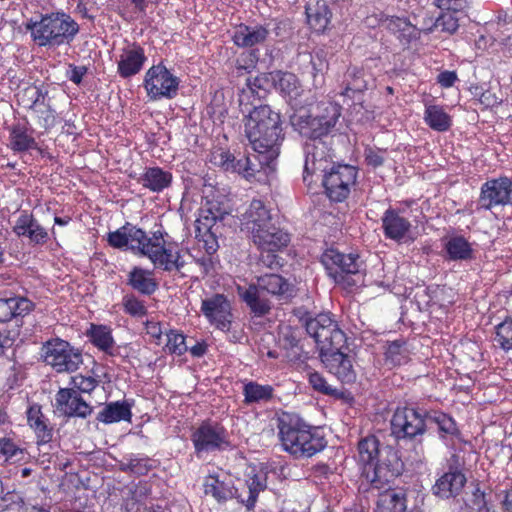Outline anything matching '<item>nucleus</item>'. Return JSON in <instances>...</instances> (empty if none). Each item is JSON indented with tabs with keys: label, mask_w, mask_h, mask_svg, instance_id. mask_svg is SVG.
Wrapping results in <instances>:
<instances>
[{
	"label": "nucleus",
	"mask_w": 512,
	"mask_h": 512,
	"mask_svg": "<svg viewBox=\"0 0 512 512\" xmlns=\"http://www.w3.org/2000/svg\"><path fill=\"white\" fill-rule=\"evenodd\" d=\"M381 228L386 239L397 243L412 239V223L404 207L387 208L381 217Z\"/></svg>",
	"instance_id": "obj_17"
},
{
	"label": "nucleus",
	"mask_w": 512,
	"mask_h": 512,
	"mask_svg": "<svg viewBox=\"0 0 512 512\" xmlns=\"http://www.w3.org/2000/svg\"><path fill=\"white\" fill-rule=\"evenodd\" d=\"M166 348L171 354L178 356L183 355L188 350L185 343V336L175 330H170L167 333Z\"/></svg>",
	"instance_id": "obj_57"
},
{
	"label": "nucleus",
	"mask_w": 512,
	"mask_h": 512,
	"mask_svg": "<svg viewBox=\"0 0 512 512\" xmlns=\"http://www.w3.org/2000/svg\"><path fill=\"white\" fill-rule=\"evenodd\" d=\"M379 24L396 35L398 40L404 45L409 44L418 37L417 28L407 18L389 16L382 13L379 18Z\"/></svg>",
	"instance_id": "obj_29"
},
{
	"label": "nucleus",
	"mask_w": 512,
	"mask_h": 512,
	"mask_svg": "<svg viewBox=\"0 0 512 512\" xmlns=\"http://www.w3.org/2000/svg\"><path fill=\"white\" fill-rule=\"evenodd\" d=\"M405 344L403 340H395L387 345L384 353L387 366L394 368L408 361V351Z\"/></svg>",
	"instance_id": "obj_47"
},
{
	"label": "nucleus",
	"mask_w": 512,
	"mask_h": 512,
	"mask_svg": "<svg viewBox=\"0 0 512 512\" xmlns=\"http://www.w3.org/2000/svg\"><path fill=\"white\" fill-rule=\"evenodd\" d=\"M447 259L451 261H467L473 258V248L468 240L461 236H452L444 244Z\"/></svg>",
	"instance_id": "obj_41"
},
{
	"label": "nucleus",
	"mask_w": 512,
	"mask_h": 512,
	"mask_svg": "<svg viewBox=\"0 0 512 512\" xmlns=\"http://www.w3.org/2000/svg\"><path fill=\"white\" fill-rule=\"evenodd\" d=\"M328 276L342 288L351 291L364 281V263L355 253H342L334 248L324 251L321 256Z\"/></svg>",
	"instance_id": "obj_5"
},
{
	"label": "nucleus",
	"mask_w": 512,
	"mask_h": 512,
	"mask_svg": "<svg viewBox=\"0 0 512 512\" xmlns=\"http://www.w3.org/2000/svg\"><path fill=\"white\" fill-rule=\"evenodd\" d=\"M153 468V461L147 456L131 455L121 464V470L142 476Z\"/></svg>",
	"instance_id": "obj_49"
},
{
	"label": "nucleus",
	"mask_w": 512,
	"mask_h": 512,
	"mask_svg": "<svg viewBox=\"0 0 512 512\" xmlns=\"http://www.w3.org/2000/svg\"><path fill=\"white\" fill-rule=\"evenodd\" d=\"M308 381L312 388L321 394L336 397L340 395V392L329 385L326 379L316 371L308 374Z\"/></svg>",
	"instance_id": "obj_55"
},
{
	"label": "nucleus",
	"mask_w": 512,
	"mask_h": 512,
	"mask_svg": "<svg viewBox=\"0 0 512 512\" xmlns=\"http://www.w3.org/2000/svg\"><path fill=\"white\" fill-rule=\"evenodd\" d=\"M22 499L16 492H8L0 499V512H19ZM29 512H49L42 507H32Z\"/></svg>",
	"instance_id": "obj_52"
},
{
	"label": "nucleus",
	"mask_w": 512,
	"mask_h": 512,
	"mask_svg": "<svg viewBox=\"0 0 512 512\" xmlns=\"http://www.w3.org/2000/svg\"><path fill=\"white\" fill-rule=\"evenodd\" d=\"M245 133L257 153L253 158L257 159L260 165L272 168L284 139L280 114L268 105L256 106L255 110L249 111Z\"/></svg>",
	"instance_id": "obj_1"
},
{
	"label": "nucleus",
	"mask_w": 512,
	"mask_h": 512,
	"mask_svg": "<svg viewBox=\"0 0 512 512\" xmlns=\"http://www.w3.org/2000/svg\"><path fill=\"white\" fill-rule=\"evenodd\" d=\"M357 450L363 475L373 489L384 488L403 470L397 451L389 445H383L375 435L362 438L358 442Z\"/></svg>",
	"instance_id": "obj_2"
},
{
	"label": "nucleus",
	"mask_w": 512,
	"mask_h": 512,
	"mask_svg": "<svg viewBox=\"0 0 512 512\" xmlns=\"http://www.w3.org/2000/svg\"><path fill=\"white\" fill-rule=\"evenodd\" d=\"M55 408L68 418L85 419L93 412V407L86 402L74 388H60L55 396Z\"/></svg>",
	"instance_id": "obj_20"
},
{
	"label": "nucleus",
	"mask_w": 512,
	"mask_h": 512,
	"mask_svg": "<svg viewBox=\"0 0 512 512\" xmlns=\"http://www.w3.org/2000/svg\"><path fill=\"white\" fill-rule=\"evenodd\" d=\"M89 337L95 347L109 355H113L112 350L114 348L115 341L110 327L92 324L89 330Z\"/></svg>",
	"instance_id": "obj_43"
},
{
	"label": "nucleus",
	"mask_w": 512,
	"mask_h": 512,
	"mask_svg": "<svg viewBox=\"0 0 512 512\" xmlns=\"http://www.w3.org/2000/svg\"><path fill=\"white\" fill-rule=\"evenodd\" d=\"M383 490L377 501L378 512H423L424 496L419 492L391 489L390 483Z\"/></svg>",
	"instance_id": "obj_15"
},
{
	"label": "nucleus",
	"mask_w": 512,
	"mask_h": 512,
	"mask_svg": "<svg viewBox=\"0 0 512 512\" xmlns=\"http://www.w3.org/2000/svg\"><path fill=\"white\" fill-rule=\"evenodd\" d=\"M191 442L197 458L217 451L232 448L229 432L220 423L211 420L202 421L191 433Z\"/></svg>",
	"instance_id": "obj_9"
},
{
	"label": "nucleus",
	"mask_w": 512,
	"mask_h": 512,
	"mask_svg": "<svg viewBox=\"0 0 512 512\" xmlns=\"http://www.w3.org/2000/svg\"><path fill=\"white\" fill-rule=\"evenodd\" d=\"M13 232L19 238H26L32 246H44L48 243L50 235L34 217L33 213L22 210L13 226Z\"/></svg>",
	"instance_id": "obj_22"
},
{
	"label": "nucleus",
	"mask_w": 512,
	"mask_h": 512,
	"mask_svg": "<svg viewBox=\"0 0 512 512\" xmlns=\"http://www.w3.org/2000/svg\"><path fill=\"white\" fill-rule=\"evenodd\" d=\"M127 285L144 296H150L158 289L153 272L134 266L127 275Z\"/></svg>",
	"instance_id": "obj_37"
},
{
	"label": "nucleus",
	"mask_w": 512,
	"mask_h": 512,
	"mask_svg": "<svg viewBox=\"0 0 512 512\" xmlns=\"http://www.w3.org/2000/svg\"><path fill=\"white\" fill-rule=\"evenodd\" d=\"M466 483V477L460 470L450 469L444 473L433 486L435 495L441 498L457 496Z\"/></svg>",
	"instance_id": "obj_34"
},
{
	"label": "nucleus",
	"mask_w": 512,
	"mask_h": 512,
	"mask_svg": "<svg viewBox=\"0 0 512 512\" xmlns=\"http://www.w3.org/2000/svg\"><path fill=\"white\" fill-rule=\"evenodd\" d=\"M257 285L266 295L282 296L287 294L290 288L288 281L278 274H265L258 277Z\"/></svg>",
	"instance_id": "obj_44"
},
{
	"label": "nucleus",
	"mask_w": 512,
	"mask_h": 512,
	"mask_svg": "<svg viewBox=\"0 0 512 512\" xmlns=\"http://www.w3.org/2000/svg\"><path fill=\"white\" fill-rule=\"evenodd\" d=\"M200 311L212 327L230 331L234 316L231 302L225 295L217 293L202 299Z\"/></svg>",
	"instance_id": "obj_16"
},
{
	"label": "nucleus",
	"mask_w": 512,
	"mask_h": 512,
	"mask_svg": "<svg viewBox=\"0 0 512 512\" xmlns=\"http://www.w3.org/2000/svg\"><path fill=\"white\" fill-rule=\"evenodd\" d=\"M283 450L294 458H310L325 449L327 441L319 427L308 424L298 414L283 412L277 418Z\"/></svg>",
	"instance_id": "obj_3"
},
{
	"label": "nucleus",
	"mask_w": 512,
	"mask_h": 512,
	"mask_svg": "<svg viewBox=\"0 0 512 512\" xmlns=\"http://www.w3.org/2000/svg\"><path fill=\"white\" fill-rule=\"evenodd\" d=\"M435 27L442 32L454 34L459 28V17L456 13L441 12L435 21Z\"/></svg>",
	"instance_id": "obj_56"
},
{
	"label": "nucleus",
	"mask_w": 512,
	"mask_h": 512,
	"mask_svg": "<svg viewBox=\"0 0 512 512\" xmlns=\"http://www.w3.org/2000/svg\"><path fill=\"white\" fill-rule=\"evenodd\" d=\"M0 453L5 455L7 459L21 460L24 455V449L21 448L12 438H0Z\"/></svg>",
	"instance_id": "obj_58"
},
{
	"label": "nucleus",
	"mask_w": 512,
	"mask_h": 512,
	"mask_svg": "<svg viewBox=\"0 0 512 512\" xmlns=\"http://www.w3.org/2000/svg\"><path fill=\"white\" fill-rule=\"evenodd\" d=\"M220 166L225 171L236 172L243 175L245 178L254 177L256 172H259V168L268 169L266 165H260L259 161L255 159L258 164L252 161L249 156L242 155L240 158H236L229 151H223L219 155ZM272 168H269L271 170Z\"/></svg>",
	"instance_id": "obj_28"
},
{
	"label": "nucleus",
	"mask_w": 512,
	"mask_h": 512,
	"mask_svg": "<svg viewBox=\"0 0 512 512\" xmlns=\"http://www.w3.org/2000/svg\"><path fill=\"white\" fill-rule=\"evenodd\" d=\"M385 150L366 148L364 151L365 162L368 166L373 168L380 167L385 162Z\"/></svg>",
	"instance_id": "obj_63"
},
{
	"label": "nucleus",
	"mask_w": 512,
	"mask_h": 512,
	"mask_svg": "<svg viewBox=\"0 0 512 512\" xmlns=\"http://www.w3.org/2000/svg\"><path fill=\"white\" fill-rule=\"evenodd\" d=\"M25 414L27 425L35 434L37 446L41 447L49 444L53 438V427L49 419L43 414L42 407L38 403H31Z\"/></svg>",
	"instance_id": "obj_26"
},
{
	"label": "nucleus",
	"mask_w": 512,
	"mask_h": 512,
	"mask_svg": "<svg viewBox=\"0 0 512 512\" xmlns=\"http://www.w3.org/2000/svg\"><path fill=\"white\" fill-rule=\"evenodd\" d=\"M249 238L260 251L259 262L271 269L281 265V258L278 253L285 249L291 240L290 234L279 226L277 220L260 229Z\"/></svg>",
	"instance_id": "obj_8"
},
{
	"label": "nucleus",
	"mask_w": 512,
	"mask_h": 512,
	"mask_svg": "<svg viewBox=\"0 0 512 512\" xmlns=\"http://www.w3.org/2000/svg\"><path fill=\"white\" fill-rule=\"evenodd\" d=\"M269 31L263 25L240 24L235 27L232 40L237 47L251 48L266 41Z\"/></svg>",
	"instance_id": "obj_30"
},
{
	"label": "nucleus",
	"mask_w": 512,
	"mask_h": 512,
	"mask_svg": "<svg viewBox=\"0 0 512 512\" xmlns=\"http://www.w3.org/2000/svg\"><path fill=\"white\" fill-rule=\"evenodd\" d=\"M144 240L145 231L130 223H126L124 226L113 232H109L107 235L108 244L116 249L128 248L129 242L138 245V243H142Z\"/></svg>",
	"instance_id": "obj_36"
},
{
	"label": "nucleus",
	"mask_w": 512,
	"mask_h": 512,
	"mask_svg": "<svg viewBox=\"0 0 512 512\" xmlns=\"http://www.w3.org/2000/svg\"><path fill=\"white\" fill-rule=\"evenodd\" d=\"M33 309V302L25 297L0 298V322L6 323L12 319L22 318Z\"/></svg>",
	"instance_id": "obj_33"
},
{
	"label": "nucleus",
	"mask_w": 512,
	"mask_h": 512,
	"mask_svg": "<svg viewBox=\"0 0 512 512\" xmlns=\"http://www.w3.org/2000/svg\"><path fill=\"white\" fill-rule=\"evenodd\" d=\"M172 182V172L159 166L146 167L138 178V183L153 193L163 192L172 185Z\"/></svg>",
	"instance_id": "obj_32"
},
{
	"label": "nucleus",
	"mask_w": 512,
	"mask_h": 512,
	"mask_svg": "<svg viewBox=\"0 0 512 512\" xmlns=\"http://www.w3.org/2000/svg\"><path fill=\"white\" fill-rule=\"evenodd\" d=\"M277 220L271 208L260 199H253L241 215V229L250 237Z\"/></svg>",
	"instance_id": "obj_21"
},
{
	"label": "nucleus",
	"mask_w": 512,
	"mask_h": 512,
	"mask_svg": "<svg viewBox=\"0 0 512 512\" xmlns=\"http://www.w3.org/2000/svg\"><path fill=\"white\" fill-rule=\"evenodd\" d=\"M203 491L206 496L212 497L219 504L238 498L234 481L224 472L213 471L205 476Z\"/></svg>",
	"instance_id": "obj_23"
},
{
	"label": "nucleus",
	"mask_w": 512,
	"mask_h": 512,
	"mask_svg": "<svg viewBox=\"0 0 512 512\" xmlns=\"http://www.w3.org/2000/svg\"><path fill=\"white\" fill-rule=\"evenodd\" d=\"M122 306L126 314L136 318H142L146 316L148 312L144 301L140 300L134 294L124 295L122 298Z\"/></svg>",
	"instance_id": "obj_53"
},
{
	"label": "nucleus",
	"mask_w": 512,
	"mask_h": 512,
	"mask_svg": "<svg viewBox=\"0 0 512 512\" xmlns=\"http://www.w3.org/2000/svg\"><path fill=\"white\" fill-rule=\"evenodd\" d=\"M304 171L303 179L307 181L308 176L317 172H323L333 163V149L326 140L308 141L304 145Z\"/></svg>",
	"instance_id": "obj_19"
},
{
	"label": "nucleus",
	"mask_w": 512,
	"mask_h": 512,
	"mask_svg": "<svg viewBox=\"0 0 512 512\" xmlns=\"http://www.w3.org/2000/svg\"><path fill=\"white\" fill-rule=\"evenodd\" d=\"M275 87L285 96L296 98L300 92V84L297 77L289 72H277L272 77Z\"/></svg>",
	"instance_id": "obj_45"
},
{
	"label": "nucleus",
	"mask_w": 512,
	"mask_h": 512,
	"mask_svg": "<svg viewBox=\"0 0 512 512\" xmlns=\"http://www.w3.org/2000/svg\"><path fill=\"white\" fill-rule=\"evenodd\" d=\"M496 343L505 351L512 349V320L506 319L496 326Z\"/></svg>",
	"instance_id": "obj_54"
},
{
	"label": "nucleus",
	"mask_w": 512,
	"mask_h": 512,
	"mask_svg": "<svg viewBox=\"0 0 512 512\" xmlns=\"http://www.w3.org/2000/svg\"><path fill=\"white\" fill-rule=\"evenodd\" d=\"M43 350L45 362L58 373L74 372L83 362L81 352L59 338L47 341Z\"/></svg>",
	"instance_id": "obj_14"
},
{
	"label": "nucleus",
	"mask_w": 512,
	"mask_h": 512,
	"mask_svg": "<svg viewBox=\"0 0 512 512\" xmlns=\"http://www.w3.org/2000/svg\"><path fill=\"white\" fill-rule=\"evenodd\" d=\"M212 229L213 227L195 226V237L203 243V248L208 255L214 254L219 248L216 234Z\"/></svg>",
	"instance_id": "obj_51"
},
{
	"label": "nucleus",
	"mask_w": 512,
	"mask_h": 512,
	"mask_svg": "<svg viewBox=\"0 0 512 512\" xmlns=\"http://www.w3.org/2000/svg\"><path fill=\"white\" fill-rule=\"evenodd\" d=\"M237 294L255 316H264L271 308L267 295L257 284L248 287L238 285Z\"/></svg>",
	"instance_id": "obj_31"
},
{
	"label": "nucleus",
	"mask_w": 512,
	"mask_h": 512,
	"mask_svg": "<svg viewBox=\"0 0 512 512\" xmlns=\"http://www.w3.org/2000/svg\"><path fill=\"white\" fill-rule=\"evenodd\" d=\"M322 355V361L329 372L335 375L342 383H353L356 372L351 358L342 352V349H331Z\"/></svg>",
	"instance_id": "obj_24"
},
{
	"label": "nucleus",
	"mask_w": 512,
	"mask_h": 512,
	"mask_svg": "<svg viewBox=\"0 0 512 512\" xmlns=\"http://www.w3.org/2000/svg\"><path fill=\"white\" fill-rule=\"evenodd\" d=\"M310 63L312 65L314 79L320 75L321 77L328 70L327 52L323 49L315 50L311 54Z\"/></svg>",
	"instance_id": "obj_61"
},
{
	"label": "nucleus",
	"mask_w": 512,
	"mask_h": 512,
	"mask_svg": "<svg viewBox=\"0 0 512 512\" xmlns=\"http://www.w3.org/2000/svg\"><path fill=\"white\" fill-rule=\"evenodd\" d=\"M228 214L227 210L218 202L207 201L199 211L195 226L214 227L217 221H222Z\"/></svg>",
	"instance_id": "obj_42"
},
{
	"label": "nucleus",
	"mask_w": 512,
	"mask_h": 512,
	"mask_svg": "<svg viewBox=\"0 0 512 512\" xmlns=\"http://www.w3.org/2000/svg\"><path fill=\"white\" fill-rule=\"evenodd\" d=\"M253 87L257 88L258 97H266L274 84L266 74H261L253 79H248Z\"/></svg>",
	"instance_id": "obj_64"
},
{
	"label": "nucleus",
	"mask_w": 512,
	"mask_h": 512,
	"mask_svg": "<svg viewBox=\"0 0 512 512\" xmlns=\"http://www.w3.org/2000/svg\"><path fill=\"white\" fill-rule=\"evenodd\" d=\"M32 41L39 47L55 48L71 44L79 33V24L65 12H51L25 23Z\"/></svg>",
	"instance_id": "obj_4"
},
{
	"label": "nucleus",
	"mask_w": 512,
	"mask_h": 512,
	"mask_svg": "<svg viewBox=\"0 0 512 512\" xmlns=\"http://www.w3.org/2000/svg\"><path fill=\"white\" fill-rule=\"evenodd\" d=\"M390 430L398 442L415 441L414 456L410 458L418 464H424V447L418 437L426 432L425 415L412 407L397 408L390 421Z\"/></svg>",
	"instance_id": "obj_7"
},
{
	"label": "nucleus",
	"mask_w": 512,
	"mask_h": 512,
	"mask_svg": "<svg viewBox=\"0 0 512 512\" xmlns=\"http://www.w3.org/2000/svg\"><path fill=\"white\" fill-rule=\"evenodd\" d=\"M425 123L434 131L446 132L452 126V118L440 105L426 104L424 111Z\"/></svg>",
	"instance_id": "obj_40"
},
{
	"label": "nucleus",
	"mask_w": 512,
	"mask_h": 512,
	"mask_svg": "<svg viewBox=\"0 0 512 512\" xmlns=\"http://www.w3.org/2000/svg\"><path fill=\"white\" fill-rule=\"evenodd\" d=\"M306 331L314 338L321 350V354L342 349L346 345V335L332 318L331 313H320L306 321Z\"/></svg>",
	"instance_id": "obj_11"
},
{
	"label": "nucleus",
	"mask_w": 512,
	"mask_h": 512,
	"mask_svg": "<svg viewBox=\"0 0 512 512\" xmlns=\"http://www.w3.org/2000/svg\"><path fill=\"white\" fill-rule=\"evenodd\" d=\"M434 421L438 426L440 438L448 446V440H453L460 435L459 429L455 420L445 413H440L434 417Z\"/></svg>",
	"instance_id": "obj_48"
},
{
	"label": "nucleus",
	"mask_w": 512,
	"mask_h": 512,
	"mask_svg": "<svg viewBox=\"0 0 512 512\" xmlns=\"http://www.w3.org/2000/svg\"><path fill=\"white\" fill-rule=\"evenodd\" d=\"M358 169L349 164H332L322 172V185L327 197L334 202L344 201L356 185Z\"/></svg>",
	"instance_id": "obj_12"
},
{
	"label": "nucleus",
	"mask_w": 512,
	"mask_h": 512,
	"mask_svg": "<svg viewBox=\"0 0 512 512\" xmlns=\"http://www.w3.org/2000/svg\"><path fill=\"white\" fill-rule=\"evenodd\" d=\"M146 61L144 48L136 42L131 43L122 49L117 72L124 79L131 78L142 70Z\"/></svg>",
	"instance_id": "obj_25"
},
{
	"label": "nucleus",
	"mask_w": 512,
	"mask_h": 512,
	"mask_svg": "<svg viewBox=\"0 0 512 512\" xmlns=\"http://www.w3.org/2000/svg\"><path fill=\"white\" fill-rule=\"evenodd\" d=\"M180 79L163 63L151 66L145 73L143 86L152 101L173 99L178 94Z\"/></svg>",
	"instance_id": "obj_13"
},
{
	"label": "nucleus",
	"mask_w": 512,
	"mask_h": 512,
	"mask_svg": "<svg viewBox=\"0 0 512 512\" xmlns=\"http://www.w3.org/2000/svg\"><path fill=\"white\" fill-rule=\"evenodd\" d=\"M363 76V69L356 66L349 67L345 73V88L342 94L351 97V93L363 92L367 88V84Z\"/></svg>",
	"instance_id": "obj_46"
},
{
	"label": "nucleus",
	"mask_w": 512,
	"mask_h": 512,
	"mask_svg": "<svg viewBox=\"0 0 512 512\" xmlns=\"http://www.w3.org/2000/svg\"><path fill=\"white\" fill-rule=\"evenodd\" d=\"M257 90L258 89L253 87L247 80L246 86L239 94V106L242 113L249 114V111L255 110L256 106L262 105L261 101L266 97H258Z\"/></svg>",
	"instance_id": "obj_50"
},
{
	"label": "nucleus",
	"mask_w": 512,
	"mask_h": 512,
	"mask_svg": "<svg viewBox=\"0 0 512 512\" xmlns=\"http://www.w3.org/2000/svg\"><path fill=\"white\" fill-rule=\"evenodd\" d=\"M274 387L269 384H259L255 381L244 383L242 394L244 396V404H262L270 402L274 397Z\"/></svg>",
	"instance_id": "obj_39"
},
{
	"label": "nucleus",
	"mask_w": 512,
	"mask_h": 512,
	"mask_svg": "<svg viewBox=\"0 0 512 512\" xmlns=\"http://www.w3.org/2000/svg\"><path fill=\"white\" fill-rule=\"evenodd\" d=\"M341 110L340 105L329 102L322 105L319 114L313 116L307 113H297L291 116L290 122L294 130L309 141L325 140V138L335 135Z\"/></svg>",
	"instance_id": "obj_6"
},
{
	"label": "nucleus",
	"mask_w": 512,
	"mask_h": 512,
	"mask_svg": "<svg viewBox=\"0 0 512 512\" xmlns=\"http://www.w3.org/2000/svg\"><path fill=\"white\" fill-rule=\"evenodd\" d=\"M434 4L442 12L459 14L468 7L467 0H434Z\"/></svg>",
	"instance_id": "obj_62"
},
{
	"label": "nucleus",
	"mask_w": 512,
	"mask_h": 512,
	"mask_svg": "<svg viewBox=\"0 0 512 512\" xmlns=\"http://www.w3.org/2000/svg\"><path fill=\"white\" fill-rule=\"evenodd\" d=\"M249 496L247 500H240L248 510L255 507L260 491L264 490L265 484L262 483L257 475H254L248 480Z\"/></svg>",
	"instance_id": "obj_60"
},
{
	"label": "nucleus",
	"mask_w": 512,
	"mask_h": 512,
	"mask_svg": "<svg viewBox=\"0 0 512 512\" xmlns=\"http://www.w3.org/2000/svg\"><path fill=\"white\" fill-rule=\"evenodd\" d=\"M130 248L147 256L156 267L164 271H180L184 266L180 252L171 247H165L163 234L160 230L153 232L152 237H148L145 233V240L138 243V245H131Z\"/></svg>",
	"instance_id": "obj_10"
},
{
	"label": "nucleus",
	"mask_w": 512,
	"mask_h": 512,
	"mask_svg": "<svg viewBox=\"0 0 512 512\" xmlns=\"http://www.w3.org/2000/svg\"><path fill=\"white\" fill-rule=\"evenodd\" d=\"M307 23L316 33H323L331 22L332 12L325 0H316L305 7Z\"/></svg>",
	"instance_id": "obj_35"
},
{
	"label": "nucleus",
	"mask_w": 512,
	"mask_h": 512,
	"mask_svg": "<svg viewBox=\"0 0 512 512\" xmlns=\"http://www.w3.org/2000/svg\"><path fill=\"white\" fill-rule=\"evenodd\" d=\"M99 384V381L92 376H84L81 374L71 378V388L80 393H91Z\"/></svg>",
	"instance_id": "obj_59"
},
{
	"label": "nucleus",
	"mask_w": 512,
	"mask_h": 512,
	"mask_svg": "<svg viewBox=\"0 0 512 512\" xmlns=\"http://www.w3.org/2000/svg\"><path fill=\"white\" fill-rule=\"evenodd\" d=\"M478 204L484 210L512 205V180L506 176L487 180L481 186Z\"/></svg>",
	"instance_id": "obj_18"
},
{
	"label": "nucleus",
	"mask_w": 512,
	"mask_h": 512,
	"mask_svg": "<svg viewBox=\"0 0 512 512\" xmlns=\"http://www.w3.org/2000/svg\"><path fill=\"white\" fill-rule=\"evenodd\" d=\"M8 132L7 147L14 153H23L29 150H37L42 153V149L33 136V130L27 124L14 123L8 128Z\"/></svg>",
	"instance_id": "obj_27"
},
{
	"label": "nucleus",
	"mask_w": 512,
	"mask_h": 512,
	"mask_svg": "<svg viewBox=\"0 0 512 512\" xmlns=\"http://www.w3.org/2000/svg\"><path fill=\"white\" fill-rule=\"evenodd\" d=\"M131 408V404L127 401L110 402L97 414L96 420L104 424H112L120 421L131 422Z\"/></svg>",
	"instance_id": "obj_38"
}]
</instances>
